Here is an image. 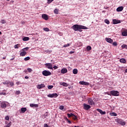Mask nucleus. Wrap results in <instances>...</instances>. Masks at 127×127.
I'll use <instances>...</instances> for the list:
<instances>
[{
  "label": "nucleus",
  "mask_w": 127,
  "mask_h": 127,
  "mask_svg": "<svg viewBox=\"0 0 127 127\" xmlns=\"http://www.w3.org/2000/svg\"><path fill=\"white\" fill-rule=\"evenodd\" d=\"M48 88L49 90H50V89H52V88H53V85H48Z\"/></svg>",
  "instance_id": "41"
},
{
  "label": "nucleus",
  "mask_w": 127,
  "mask_h": 127,
  "mask_svg": "<svg viewBox=\"0 0 127 127\" xmlns=\"http://www.w3.org/2000/svg\"><path fill=\"white\" fill-rule=\"evenodd\" d=\"M64 119H65V120H66V121H67V120H68V119L67 118V117H65V118H64Z\"/></svg>",
  "instance_id": "61"
},
{
  "label": "nucleus",
  "mask_w": 127,
  "mask_h": 127,
  "mask_svg": "<svg viewBox=\"0 0 127 127\" xmlns=\"http://www.w3.org/2000/svg\"><path fill=\"white\" fill-rule=\"evenodd\" d=\"M113 24H118V23H121V20H118L116 19L113 20Z\"/></svg>",
  "instance_id": "14"
},
{
  "label": "nucleus",
  "mask_w": 127,
  "mask_h": 127,
  "mask_svg": "<svg viewBox=\"0 0 127 127\" xmlns=\"http://www.w3.org/2000/svg\"><path fill=\"white\" fill-rule=\"evenodd\" d=\"M86 49L87 51H90V50H92V47H91L90 46H88L86 48Z\"/></svg>",
  "instance_id": "27"
},
{
  "label": "nucleus",
  "mask_w": 127,
  "mask_h": 127,
  "mask_svg": "<svg viewBox=\"0 0 127 127\" xmlns=\"http://www.w3.org/2000/svg\"><path fill=\"white\" fill-rule=\"evenodd\" d=\"M0 108L2 109H5L6 108V102L3 101L0 103Z\"/></svg>",
  "instance_id": "6"
},
{
  "label": "nucleus",
  "mask_w": 127,
  "mask_h": 127,
  "mask_svg": "<svg viewBox=\"0 0 127 127\" xmlns=\"http://www.w3.org/2000/svg\"><path fill=\"white\" fill-rule=\"evenodd\" d=\"M26 111H27V109L25 107H23L21 109V112L22 114H24Z\"/></svg>",
  "instance_id": "18"
},
{
  "label": "nucleus",
  "mask_w": 127,
  "mask_h": 127,
  "mask_svg": "<svg viewBox=\"0 0 127 127\" xmlns=\"http://www.w3.org/2000/svg\"><path fill=\"white\" fill-rule=\"evenodd\" d=\"M29 49V47L24 48V49L21 50V51H27Z\"/></svg>",
  "instance_id": "29"
},
{
  "label": "nucleus",
  "mask_w": 127,
  "mask_h": 127,
  "mask_svg": "<svg viewBox=\"0 0 127 127\" xmlns=\"http://www.w3.org/2000/svg\"><path fill=\"white\" fill-rule=\"evenodd\" d=\"M8 85H10V86H14V83L13 82H8Z\"/></svg>",
  "instance_id": "33"
},
{
  "label": "nucleus",
  "mask_w": 127,
  "mask_h": 127,
  "mask_svg": "<svg viewBox=\"0 0 127 127\" xmlns=\"http://www.w3.org/2000/svg\"><path fill=\"white\" fill-rule=\"evenodd\" d=\"M72 119L73 121H77L78 120V118H77V116L74 115V116L72 117Z\"/></svg>",
  "instance_id": "34"
},
{
  "label": "nucleus",
  "mask_w": 127,
  "mask_h": 127,
  "mask_svg": "<svg viewBox=\"0 0 127 127\" xmlns=\"http://www.w3.org/2000/svg\"><path fill=\"white\" fill-rule=\"evenodd\" d=\"M67 117H68V118H71V115H70V114H67Z\"/></svg>",
  "instance_id": "53"
},
{
  "label": "nucleus",
  "mask_w": 127,
  "mask_h": 127,
  "mask_svg": "<svg viewBox=\"0 0 127 127\" xmlns=\"http://www.w3.org/2000/svg\"><path fill=\"white\" fill-rule=\"evenodd\" d=\"M79 84L80 85H85V86H89V83L85 81H80Z\"/></svg>",
  "instance_id": "15"
},
{
  "label": "nucleus",
  "mask_w": 127,
  "mask_h": 127,
  "mask_svg": "<svg viewBox=\"0 0 127 127\" xmlns=\"http://www.w3.org/2000/svg\"><path fill=\"white\" fill-rule=\"evenodd\" d=\"M125 72H126V73H127V68L126 69Z\"/></svg>",
  "instance_id": "63"
},
{
  "label": "nucleus",
  "mask_w": 127,
  "mask_h": 127,
  "mask_svg": "<svg viewBox=\"0 0 127 127\" xmlns=\"http://www.w3.org/2000/svg\"><path fill=\"white\" fill-rule=\"evenodd\" d=\"M15 58H13L12 59H10V61H12V60H13Z\"/></svg>",
  "instance_id": "58"
},
{
  "label": "nucleus",
  "mask_w": 127,
  "mask_h": 127,
  "mask_svg": "<svg viewBox=\"0 0 127 127\" xmlns=\"http://www.w3.org/2000/svg\"><path fill=\"white\" fill-rule=\"evenodd\" d=\"M122 48H126V49H127V45L126 44H123L122 45Z\"/></svg>",
  "instance_id": "36"
},
{
  "label": "nucleus",
  "mask_w": 127,
  "mask_h": 127,
  "mask_svg": "<svg viewBox=\"0 0 127 127\" xmlns=\"http://www.w3.org/2000/svg\"><path fill=\"white\" fill-rule=\"evenodd\" d=\"M29 77H28V76L25 77V79H29Z\"/></svg>",
  "instance_id": "57"
},
{
  "label": "nucleus",
  "mask_w": 127,
  "mask_h": 127,
  "mask_svg": "<svg viewBox=\"0 0 127 127\" xmlns=\"http://www.w3.org/2000/svg\"><path fill=\"white\" fill-rule=\"evenodd\" d=\"M0 95H6V93H5V92H1L0 93Z\"/></svg>",
  "instance_id": "47"
},
{
  "label": "nucleus",
  "mask_w": 127,
  "mask_h": 127,
  "mask_svg": "<svg viewBox=\"0 0 127 127\" xmlns=\"http://www.w3.org/2000/svg\"><path fill=\"white\" fill-rule=\"evenodd\" d=\"M10 126H11V122H10L6 125V126H7V127H10Z\"/></svg>",
  "instance_id": "43"
},
{
  "label": "nucleus",
  "mask_w": 127,
  "mask_h": 127,
  "mask_svg": "<svg viewBox=\"0 0 127 127\" xmlns=\"http://www.w3.org/2000/svg\"><path fill=\"white\" fill-rule=\"evenodd\" d=\"M113 45L114 46H117L118 45V43H117V42H114V43H113Z\"/></svg>",
  "instance_id": "45"
},
{
  "label": "nucleus",
  "mask_w": 127,
  "mask_h": 127,
  "mask_svg": "<svg viewBox=\"0 0 127 127\" xmlns=\"http://www.w3.org/2000/svg\"><path fill=\"white\" fill-rule=\"evenodd\" d=\"M20 93V91L18 90L16 91V95H19V93Z\"/></svg>",
  "instance_id": "46"
},
{
  "label": "nucleus",
  "mask_w": 127,
  "mask_h": 127,
  "mask_svg": "<svg viewBox=\"0 0 127 127\" xmlns=\"http://www.w3.org/2000/svg\"><path fill=\"white\" fill-rule=\"evenodd\" d=\"M48 52H49V53H51V52H52V51H48Z\"/></svg>",
  "instance_id": "59"
},
{
  "label": "nucleus",
  "mask_w": 127,
  "mask_h": 127,
  "mask_svg": "<svg viewBox=\"0 0 127 127\" xmlns=\"http://www.w3.org/2000/svg\"><path fill=\"white\" fill-rule=\"evenodd\" d=\"M110 115L111 116H114V117H117V116H118V114H117V113H115V112L111 113Z\"/></svg>",
  "instance_id": "28"
},
{
  "label": "nucleus",
  "mask_w": 127,
  "mask_h": 127,
  "mask_svg": "<svg viewBox=\"0 0 127 127\" xmlns=\"http://www.w3.org/2000/svg\"><path fill=\"white\" fill-rule=\"evenodd\" d=\"M70 117H71V118H73V117H74V116H75L74 114H72V113H70Z\"/></svg>",
  "instance_id": "50"
},
{
  "label": "nucleus",
  "mask_w": 127,
  "mask_h": 127,
  "mask_svg": "<svg viewBox=\"0 0 127 127\" xmlns=\"http://www.w3.org/2000/svg\"><path fill=\"white\" fill-rule=\"evenodd\" d=\"M19 47H20V44H17L14 45L15 49H18V48Z\"/></svg>",
  "instance_id": "25"
},
{
  "label": "nucleus",
  "mask_w": 127,
  "mask_h": 127,
  "mask_svg": "<svg viewBox=\"0 0 127 127\" xmlns=\"http://www.w3.org/2000/svg\"><path fill=\"white\" fill-rule=\"evenodd\" d=\"M27 54V53L24 51H22V52L20 53V56H22V57H23L25 56V55Z\"/></svg>",
  "instance_id": "13"
},
{
  "label": "nucleus",
  "mask_w": 127,
  "mask_h": 127,
  "mask_svg": "<svg viewBox=\"0 0 127 127\" xmlns=\"http://www.w3.org/2000/svg\"><path fill=\"white\" fill-rule=\"evenodd\" d=\"M3 85H7V87H9V85H8V82L5 81L4 82H3Z\"/></svg>",
  "instance_id": "37"
},
{
  "label": "nucleus",
  "mask_w": 127,
  "mask_h": 127,
  "mask_svg": "<svg viewBox=\"0 0 127 127\" xmlns=\"http://www.w3.org/2000/svg\"><path fill=\"white\" fill-rule=\"evenodd\" d=\"M2 59H3V60L6 59V56H5L4 57H3Z\"/></svg>",
  "instance_id": "56"
},
{
  "label": "nucleus",
  "mask_w": 127,
  "mask_h": 127,
  "mask_svg": "<svg viewBox=\"0 0 127 127\" xmlns=\"http://www.w3.org/2000/svg\"><path fill=\"white\" fill-rule=\"evenodd\" d=\"M42 74L43 76H50V75H51V72L48 70H45L43 71Z\"/></svg>",
  "instance_id": "3"
},
{
  "label": "nucleus",
  "mask_w": 127,
  "mask_h": 127,
  "mask_svg": "<svg viewBox=\"0 0 127 127\" xmlns=\"http://www.w3.org/2000/svg\"><path fill=\"white\" fill-rule=\"evenodd\" d=\"M48 98H57L58 94H57V93L50 94L48 95Z\"/></svg>",
  "instance_id": "5"
},
{
  "label": "nucleus",
  "mask_w": 127,
  "mask_h": 127,
  "mask_svg": "<svg viewBox=\"0 0 127 127\" xmlns=\"http://www.w3.org/2000/svg\"><path fill=\"white\" fill-rule=\"evenodd\" d=\"M24 72L25 73H27V70H24Z\"/></svg>",
  "instance_id": "60"
},
{
  "label": "nucleus",
  "mask_w": 127,
  "mask_h": 127,
  "mask_svg": "<svg viewBox=\"0 0 127 127\" xmlns=\"http://www.w3.org/2000/svg\"><path fill=\"white\" fill-rule=\"evenodd\" d=\"M43 29L45 31H47V32L50 31V29H49V28H44Z\"/></svg>",
  "instance_id": "35"
},
{
  "label": "nucleus",
  "mask_w": 127,
  "mask_h": 127,
  "mask_svg": "<svg viewBox=\"0 0 127 127\" xmlns=\"http://www.w3.org/2000/svg\"><path fill=\"white\" fill-rule=\"evenodd\" d=\"M1 34H2V33H1V32L0 31V35H1Z\"/></svg>",
  "instance_id": "62"
},
{
  "label": "nucleus",
  "mask_w": 127,
  "mask_h": 127,
  "mask_svg": "<svg viewBox=\"0 0 127 127\" xmlns=\"http://www.w3.org/2000/svg\"><path fill=\"white\" fill-rule=\"evenodd\" d=\"M120 61L121 63H126L127 62V61L126 60V59L123 58L120 60Z\"/></svg>",
  "instance_id": "22"
},
{
  "label": "nucleus",
  "mask_w": 127,
  "mask_h": 127,
  "mask_svg": "<svg viewBox=\"0 0 127 127\" xmlns=\"http://www.w3.org/2000/svg\"><path fill=\"white\" fill-rule=\"evenodd\" d=\"M74 53V51H70V52H69L70 54H73V53Z\"/></svg>",
  "instance_id": "55"
},
{
  "label": "nucleus",
  "mask_w": 127,
  "mask_h": 127,
  "mask_svg": "<svg viewBox=\"0 0 127 127\" xmlns=\"http://www.w3.org/2000/svg\"><path fill=\"white\" fill-rule=\"evenodd\" d=\"M110 94L112 96H120V92L116 90H112L110 91Z\"/></svg>",
  "instance_id": "2"
},
{
  "label": "nucleus",
  "mask_w": 127,
  "mask_h": 127,
  "mask_svg": "<svg viewBox=\"0 0 127 127\" xmlns=\"http://www.w3.org/2000/svg\"><path fill=\"white\" fill-rule=\"evenodd\" d=\"M27 71H28L29 73H30V72H32V69H31V68H27Z\"/></svg>",
  "instance_id": "40"
},
{
  "label": "nucleus",
  "mask_w": 127,
  "mask_h": 127,
  "mask_svg": "<svg viewBox=\"0 0 127 127\" xmlns=\"http://www.w3.org/2000/svg\"><path fill=\"white\" fill-rule=\"evenodd\" d=\"M16 84H17V85H19V84H21V83H20V81H18L16 83Z\"/></svg>",
  "instance_id": "52"
},
{
  "label": "nucleus",
  "mask_w": 127,
  "mask_h": 127,
  "mask_svg": "<svg viewBox=\"0 0 127 127\" xmlns=\"http://www.w3.org/2000/svg\"><path fill=\"white\" fill-rule=\"evenodd\" d=\"M67 122L68 123V124H71V121L68 119H67Z\"/></svg>",
  "instance_id": "54"
},
{
  "label": "nucleus",
  "mask_w": 127,
  "mask_h": 127,
  "mask_svg": "<svg viewBox=\"0 0 127 127\" xmlns=\"http://www.w3.org/2000/svg\"><path fill=\"white\" fill-rule=\"evenodd\" d=\"M28 40H29V37H24L23 38V41H28Z\"/></svg>",
  "instance_id": "23"
},
{
  "label": "nucleus",
  "mask_w": 127,
  "mask_h": 127,
  "mask_svg": "<svg viewBox=\"0 0 127 127\" xmlns=\"http://www.w3.org/2000/svg\"><path fill=\"white\" fill-rule=\"evenodd\" d=\"M123 36H127V31H124L122 33Z\"/></svg>",
  "instance_id": "26"
},
{
  "label": "nucleus",
  "mask_w": 127,
  "mask_h": 127,
  "mask_svg": "<svg viewBox=\"0 0 127 127\" xmlns=\"http://www.w3.org/2000/svg\"><path fill=\"white\" fill-rule=\"evenodd\" d=\"M73 73L74 74H78V69L74 68L73 70Z\"/></svg>",
  "instance_id": "24"
},
{
  "label": "nucleus",
  "mask_w": 127,
  "mask_h": 127,
  "mask_svg": "<svg viewBox=\"0 0 127 127\" xmlns=\"http://www.w3.org/2000/svg\"><path fill=\"white\" fill-rule=\"evenodd\" d=\"M104 22L107 23V24H110V21L107 19L104 20Z\"/></svg>",
  "instance_id": "32"
},
{
  "label": "nucleus",
  "mask_w": 127,
  "mask_h": 127,
  "mask_svg": "<svg viewBox=\"0 0 127 127\" xmlns=\"http://www.w3.org/2000/svg\"><path fill=\"white\" fill-rule=\"evenodd\" d=\"M60 110H64V106H63V105L61 106L60 107Z\"/></svg>",
  "instance_id": "44"
},
{
  "label": "nucleus",
  "mask_w": 127,
  "mask_h": 127,
  "mask_svg": "<svg viewBox=\"0 0 127 127\" xmlns=\"http://www.w3.org/2000/svg\"><path fill=\"white\" fill-rule=\"evenodd\" d=\"M0 22H1V23H2V24H4V23H6L5 20H4V19L1 20Z\"/></svg>",
  "instance_id": "38"
},
{
  "label": "nucleus",
  "mask_w": 127,
  "mask_h": 127,
  "mask_svg": "<svg viewBox=\"0 0 127 127\" xmlns=\"http://www.w3.org/2000/svg\"><path fill=\"white\" fill-rule=\"evenodd\" d=\"M123 10H124V6H119L116 9L117 11H118V12L123 11Z\"/></svg>",
  "instance_id": "16"
},
{
  "label": "nucleus",
  "mask_w": 127,
  "mask_h": 127,
  "mask_svg": "<svg viewBox=\"0 0 127 127\" xmlns=\"http://www.w3.org/2000/svg\"><path fill=\"white\" fill-rule=\"evenodd\" d=\"M71 28L72 29H73L74 31H79L80 32H82L81 29H88V27L78 24L74 25L71 27Z\"/></svg>",
  "instance_id": "1"
},
{
  "label": "nucleus",
  "mask_w": 127,
  "mask_h": 127,
  "mask_svg": "<svg viewBox=\"0 0 127 127\" xmlns=\"http://www.w3.org/2000/svg\"><path fill=\"white\" fill-rule=\"evenodd\" d=\"M69 46H70V44H67L64 45V48L69 47Z\"/></svg>",
  "instance_id": "39"
},
{
  "label": "nucleus",
  "mask_w": 127,
  "mask_h": 127,
  "mask_svg": "<svg viewBox=\"0 0 127 127\" xmlns=\"http://www.w3.org/2000/svg\"><path fill=\"white\" fill-rule=\"evenodd\" d=\"M83 106L84 110H89V109H91V106L88 104L84 103Z\"/></svg>",
  "instance_id": "9"
},
{
  "label": "nucleus",
  "mask_w": 127,
  "mask_h": 127,
  "mask_svg": "<svg viewBox=\"0 0 127 127\" xmlns=\"http://www.w3.org/2000/svg\"><path fill=\"white\" fill-rule=\"evenodd\" d=\"M24 60L25 61H28V60H30V57H26V58H25L24 59Z\"/></svg>",
  "instance_id": "30"
},
{
  "label": "nucleus",
  "mask_w": 127,
  "mask_h": 127,
  "mask_svg": "<svg viewBox=\"0 0 127 127\" xmlns=\"http://www.w3.org/2000/svg\"><path fill=\"white\" fill-rule=\"evenodd\" d=\"M88 103L89 105H91V106H93V105H95V102H94V101L91 98H89L88 100Z\"/></svg>",
  "instance_id": "8"
},
{
  "label": "nucleus",
  "mask_w": 127,
  "mask_h": 127,
  "mask_svg": "<svg viewBox=\"0 0 127 127\" xmlns=\"http://www.w3.org/2000/svg\"><path fill=\"white\" fill-rule=\"evenodd\" d=\"M5 120H6V121H9V117H8V116H6L5 117Z\"/></svg>",
  "instance_id": "42"
},
{
  "label": "nucleus",
  "mask_w": 127,
  "mask_h": 127,
  "mask_svg": "<svg viewBox=\"0 0 127 127\" xmlns=\"http://www.w3.org/2000/svg\"><path fill=\"white\" fill-rule=\"evenodd\" d=\"M22 23H25L24 21L22 22Z\"/></svg>",
  "instance_id": "64"
},
{
  "label": "nucleus",
  "mask_w": 127,
  "mask_h": 127,
  "mask_svg": "<svg viewBox=\"0 0 127 127\" xmlns=\"http://www.w3.org/2000/svg\"><path fill=\"white\" fill-rule=\"evenodd\" d=\"M44 127H50L47 124H45L44 125Z\"/></svg>",
  "instance_id": "48"
},
{
  "label": "nucleus",
  "mask_w": 127,
  "mask_h": 127,
  "mask_svg": "<svg viewBox=\"0 0 127 127\" xmlns=\"http://www.w3.org/2000/svg\"><path fill=\"white\" fill-rule=\"evenodd\" d=\"M54 69H58V66L55 65L54 66H53Z\"/></svg>",
  "instance_id": "49"
},
{
  "label": "nucleus",
  "mask_w": 127,
  "mask_h": 127,
  "mask_svg": "<svg viewBox=\"0 0 127 127\" xmlns=\"http://www.w3.org/2000/svg\"><path fill=\"white\" fill-rule=\"evenodd\" d=\"M60 85H62L64 87H68V85L65 82H60Z\"/></svg>",
  "instance_id": "21"
},
{
  "label": "nucleus",
  "mask_w": 127,
  "mask_h": 127,
  "mask_svg": "<svg viewBox=\"0 0 127 127\" xmlns=\"http://www.w3.org/2000/svg\"><path fill=\"white\" fill-rule=\"evenodd\" d=\"M67 72H68V70L67 69V68H64L61 70V73L62 74H65L67 73Z\"/></svg>",
  "instance_id": "17"
},
{
  "label": "nucleus",
  "mask_w": 127,
  "mask_h": 127,
  "mask_svg": "<svg viewBox=\"0 0 127 127\" xmlns=\"http://www.w3.org/2000/svg\"><path fill=\"white\" fill-rule=\"evenodd\" d=\"M54 11V13H56V14H58L59 10L58 9H55Z\"/></svg>",
  "instance_id": "31"
},
{
  "label": "nucleus",
  "mask_w": 127,
  "mask_h": 127,
  "mask_svg": "<svg viewBox=\"0 0 127 127\" xmlns=\"http://www.w3.org/2000/svg\"><path fill=\"white\" fill-rule=\"evenodd\" d=\"M105 40L107 41V42H109V43H113V40H112V39L111 38H106Z\"/></svg>",
  "instance_id": "20"
},
{
  "label": "nucleus",
  "mask_w": 127,
  "mask_h": 127,
  "mask_svg": "<svg viewBox=\"0 0 127 127\" xmlns=\"http://www.w3.org/2000/svg\"><path fill=\"white\" fill-rule=\"evenodd\" d=\"M37 89H39V90H40V89H42V88H45V85H44V84H38L37 86Z\"/></svg>",
  "instance_id": "10"
},
{
  "label": "nucleus",
  "mask_w": 127,
  "mask_h": 127,
  "mask_svg": "<svg viewBox=\"0 0 127 127\" xmlns=\"http://www.w3.org/2000/svg\"><path fill=\"white\" fill-rule=\"evenodd\" d=\"M30 107H31V108H37L38 107V105L32 103L30 104Z\"/></svg>",
  "instance_id": "19"
},
{
  "label": "nucleus",
  "mask_w": 127,
  "mask_h": 127,
  "mask_svg": "<svg viewBox=\"0 0 127 127\" xmlns=\"http://www.w3.org/2000/svg\"><path fill=\"white\" fill-rule=\"evenodd\" d=\"M53 0H48V1H49V2H50V3H51V2H52V1H53Z\"/></svg>",
  "instance_id": "51"
},
{
  "label": "nucleus",
  "mask_w": 127,
  "mask_h": 127,
  "mask_svg": "<svg viewBox=\"0 0 127 127\" xmlns=\"http://www.w3.org/2000/svg\"><path fill=\"white\" fill-rule=\"evenodd\" d=\"M96 111H97V112H99V113H100V114H101V115H106V112L105 111H103V110L99 109H96Z\"/></svg>",
  "instance_id": "12"
},
{
  "label": "nucleus",
  "mask_w": 127,
  "mask_h": 127,
  "mask_svg": "<svg viewBox=\"0 0 127 127\" xmlns=\"http://www.w3.org/2000/svg\"><path fill=\"white\" fill-rule=\"evenodd\" d=\"M42 17L43 19H45V20H48V15L46 14H43Z\"/></svg>",
  "instance_id": "11"
},
{
  "label": "nucleus",
  "mask_w": 127,
  "mask_h": 127,
  "mask_svg": "<svg viewBox=\"0 0 127 127\" xmlns=\"http://www.w3.org/2000/svg\"><path fill=\"white\" fill-rule=\"evenodd\" d=\"M46 67H47L48 69H51L53 70V67H52V64L51 63H47L45 64Z\"/></svg>",
  "instance_id": "7"
},
{
  "label": "nucleus",
  "mask_w": 127,
  "mask_h": 127,
  "mask_svg": "<svg viewBox=\"0 0 127 127\" xmlns=\"http://www.w3.org/2000/svg\"><path fill=\"white\" fill-rule=\"evenodd\" d=\"M117 123L121 125V126H126V122H125L122 119H118L117 120Z\"/></svg>",
  "instance_id": "4"
}]
</instances>
